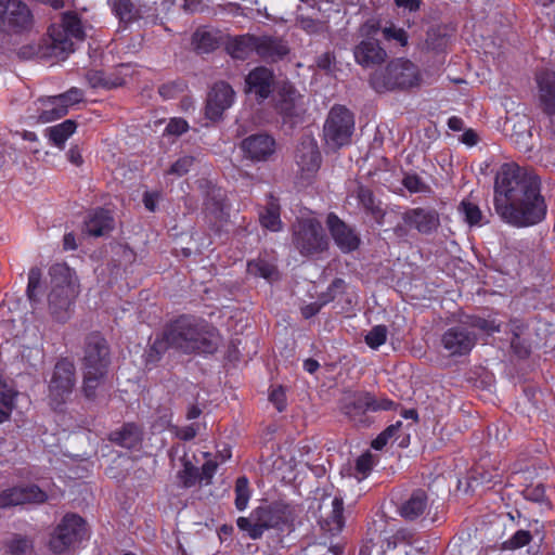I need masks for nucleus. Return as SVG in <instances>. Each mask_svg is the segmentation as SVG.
<instances>
[{"label": "nucleus", "instance_id": "nucleus-2", "mask_svg": "<svg viewBox=\"0 0 555 555\" xmlns=\"http://www.w3.org/2000/svg\"><path fill=\"white\" fill-rule=\"evenodd\" d=\"M221 338L217 330L203 321L181 317L170 323L163 334L154 340L147 353V362H155L168 348L185 353H212Z\"/></svg>", "mask_w": 555, "mask_h": 555}, {"label": "nucleus", "instance_id": "nucleus-45", "mask_svg": "<svg viewBox=\"0 0 555 555\" xmlns=\"http://www.w3.org/2000/svg\"><path fill=\"white\" fill-rule=\"evenodd\" d=\"M353 408H346V414H348L350 417H354L356 411H365L371 410L373 411L374 405V398L370 393H362L359 395L357 398H354Z\"/></svg>", "mask_w": 555, "mask_h": 555}, {"label": "nucleus", "instance_id": "nucleus-32", "mask_svg": "<svg viewBox=\"0 0 555 555\" xmlns=\"http://www.w3.org/2000/svg\"><path fill=\"white\" fill-rule=\"evenodd\" d=\"M259 220L263 228L276 232L282 229L280 207L275 202H270L263 211L259 214Z\"/></svg>", "mask_w": 555, "mask_h": 555}, {"label": "nucleus", "instance_id": "nucleus-62", "mask_svg": "<svg viewBox=\"0 0 555 555\" xmlns=\"http://www.w3.org/2000/svg\"><path fill=\"white\" fill-rule=\"evenodd\" d=\"M217 469V464L208 461L202 467V479H206V482L209 483L212 478L215 472Z\"/></svg>", "mask_w": 555, "mask_h": 555}, {"label": "nucleus", "instance_id": "nucleus-14", "mask_svg": "<svg viewBox=\"0 0 555 555\" xmlns=\"http://www.w3.org/2000/svg\"><path fill=\"white\" fill-rule=\"evenodd\" d=\"M234 91L230 85L220 81L214 85L208 93L206 116L211 120L219 119L234 102Z\"/></svg>", "mask_w": 555, "mask_h": 555}, {"label": "nucleus", "instance_id": "nucleus-34", "mask_svg": "<svg viewBox=\"0 0 555 555\" xmlns=\"http://www.w3.org/2000/svg\"><path fill=\"white\" fill-rule=\"evenodd\" d=\"M192 43L199 53H208L217 48L218 39L212 31L198 29L193 35Z\"/></svg>", "mask_w": 555, "mask_h": 555}, {"label": "nucleus", "instance_id": "nucleus-24", "mask_svg": "<svg viewBox=\"0 0 555 555\" xmlns=\"http://www.w3.org/2000/svg\"><path fill=\"white\" fill-rule=\"evenodd\" d=\"M328 498L324 499L321 505V518L324 528L332 533L339 532L344 527V502L340 496H334L327 503Z\"/></svg>", "mask_w": 555, "mask_h": 555}, {"label": "nucleus", "instance_id": "nucleus-17", "mask_svg": "<svg viewBox=\"0 0 555 555\" xmlns=\"http://www.w3.org/2000/svg\"><path fill=\"white\" fill-rule=\"evenodd\" d=\"M402 219L409 227L427 235L437 231L440 225L439 214L429 208L409 209L403 214Z\"/></svg>", "mask_w": 555, "mask_h": 555}, {"label": "nucleus", "instance_id": "nucleus-19", "mask_svg": "<svg viewBox=\"0 0 555 555\" xmlns=\"http://www.w3.org/2000/svg\"><path fill=\"white\" fill-rule=\"evenodd\" d=\"M246 92L254 93L260 100L267 99L274 83L273 73L263 66L253 69L245 79Z\"/></svg>", "mask_w": 555, "mask_h": 555}, {"label": "nucleus", "instance_id": "nucleus-50", "mask_svg": "<svg viewBox=\"0 0 555 555\" xmlns=\"http://www.w3.org/2000/svg\"><path fill=\"white\" fill-rule=\"evenodd\" d=\"M41 271L38 268L30 269L28 273V285L27 295L30 300H35L37 296V289L40 286Z\"/></svg>", "mask_w": 555, "mask_h": 555}, {"label": "nucleus", "instance_id": "nucleus-55", "mask_svg": "<svg viewBox=\"0 0 555 555\" xmlns=\"http://www.w3.org/2000/svg\"><path fill=\"white\" fill-rule=\"evenodd\" d=\"M357 197H358L359 202L361 203V205L366 210H370V211L374 210V208H375L374 197H373L372 192L369 189H365L362 186L358 188Z\"/></svg>", "mask_w": 555, "mask_h": 555}, {"label": "nucleus", "instance_id": "nucleus-27", "mask_svg": "<svg viewBox=\"0 0 555 555\" xmlns=\"http://www.w3.org/2000/svg\"><path fill=\"white\" fill-rule=\"evenodd\" d=\"M428 507V498L422 490H417L411 494V496L402 503L399 508L400 515L405 518L413 520L422 516Z\"/></svg>", "mask_w": 555, "mask_h": 555}, {"label": "nucleus", "instance_id": "nucleus-43", "mask_svg": "<svg viewBox=\"0 0 555 555\" xmlns=\"http://www.w3.org/2000/svg\"><path fill=\"white\" fill-rule=\"evenodd\" d=\"M375 464L374 457L371 453L366 452L359 456L356 461V477L362 480L371 473Z\"/></svg>", "mask_w": 555, "mask_h": 555}, {"label": "nucleus", "instance_id": "nucleus-54", "mask_svg": "<svg viewBox=\"0 0 555 555\" xmlns=\"http://www.w3.org/2000/svg\"><path fill=\"white\" fill-rule=\"evenodd\" d=\"M189 129L188 122L182 118H172L165 128L168 134L180 135Z\"/></svg>", "mask_w": 555, "mask_h": 555}, {"label": "nucleus", "instance_id": "nucleus-5", "mask_svg": "<svg viewBox=\"0 0 555 555\" xmlns=\"http://www.w3.org/2000/svg\"><path fill=\"white\" fill-rule=\"evenodd\" d=\"M85 27L77 14L67 12L63 15L62 24L50 29L49 55L64 60L74 51L73 39L83 40Z\"/></svg>", "mask_w": 555, "mask_h": 555}, {"label": "nucleus", "instance_id": "nucleus-35", "mask_svg": "<svg viewBox=\"0 0 555 555\" xmlns=\"http://www.w3.org/2000/svg\"><path fill=\"white\" fill-rule=\"evenodd\" d=\"M107 373L95 371H83V392L87 398H94L96 390L100 389L105 382Z\"/></svg>", "mask_w": 555, "mask_h": 555}, {"label": "nucleus", "instance_id": "nucleus-61", "mask_svg": "<svg viewBox=\"0 0 555 555\" xmlns=\"http://www.w3.org/2000/svg\"><path fill=\"white\" fill-rule=\"evenodd\" d=\"M196 428L194 425H188L181 428H176V435L182 440H191L196 436Z\"/></svg>", "mask_w": 555, "mask_h": 555}, {"label": "nucleus", "instance_id": "nucleus-58", "mask_svg": "<svg viewBox=\"0 0 555 555\" xmlns=\"http://www.w3.org/2000/svg\"><path fill=\"white\" fill-rule=\"evenodd\" d=\"M269 399L275 405L278 411L282 412L285 409L286 397L284 390L281 387L272 389Z\"/></svg>", "mask_w": 555, "mask_h": 555}, {"label": "nucleus", "instance_id": "nucleus-7", "mask_svg": "<svg viewBox=\"0 0 555 555\" xmlns=\"http://www.w3.org/2000/svg\"><path fill=\"white\" fill-rule=\"evenodd\" d=\"M293 243L305 256L321 253L327 247L322 224L314 217L297 220L293 227Z\"/></svg>", "mask_w": 555, "mask_h": 555}, {"label": "nucleus", "instance_id": "nucleus-44", "mask_svg": "<svg viewBox=\"0 0 555 555\" xmlns=\"http://www.w3.org/2000/svg\"><path fill=\"white\" fill-rule=\"evenodd\" d=\"M461 210L463 211L465 220L469 225L481 224L482 214L477 205L463 201L461 204Z\"/></svg>", "mask_w": 555, "mask_h": 555}, {"label": "nucleus", "instance_id": "nucleus-56", "mask_svg": "<svg viewBox=\"0 0 555 555\" xmlns=\"http://www.w3.org/2000/svg\"><path fill=\"white\" fill-rule=\"evenodd\" d=\"M472 326L476 327L487 334L500 331V324H496L494 321H488V320L480 319V318H475L472 321Z\"/></svg>", "mask_w": 555, "mask_h": 555}, {"label": "nucleus", "instance_id": "nucleus-48", "mask_svg": "<svg viewBox=\"0 0 555 555\" xmlns=\"http://www.w3.org/2000/svg\"><path fill=\"white\" fill-rule=\"evenodd\" d=\"M402 184L411 192V193H424L428 191L427 184L416 175H406Z\"/></svg>", "mask_w": 555, "mask_h": 555}, {"label": "nucleus", "instance_id": "nucleus-59", "mask_svg": "<svg viewBox=\"0 0 555 555\" xmlns=\"http://www.w3.org/2000/svg\"><path fill=\"white\" fill-rule=\"evenodd\" d=\"M237 527L243 530V531H247L248 532V535L254 539V531L255 529H258V519L257 517H255V514L253 515V518L249 519V518H245V517H240L237 519Z\"/></svg>", "mask_w": 555, "mask_h": 555}, {"label": "nucleus", "instance_id": "nucleus-39", "mask_svg": "<svg viewBox=\"0 0 555 555\" xmlns=\"http://www.w3.org/2000/svg\"><path fill=\"white\" fill-rule=\"evenodd\" d=\"M225 204L220 199L212 198L206 204L207 218L210 222H214L216 225L218 222H222L227 219Z\"/></svg>", "mask_w": 555, "mask_h": 555}, {"label": "nucleus", "instance_id": "nucleus-22", "mask_svg": "<svg viewBox=\"0 0 555 555\" xmlns=\"http://www.w3.org/2000/svg\"><path fill=\"white\" fill-rule=\"evenodd\" d=\"M34 105L35 114L31 117L40 124L54 121L67 114L66 104H63L57 95L41 98Z\"/></svg>", "mask_w": 555, "mask_h": 555}, {"label": "nucleus", "instance_id": "nucleus-37", "mask_svg": "<svg viewBox=\"0 0 555 555\" xmlns=\"http://www.w3.org/2000/svg\"><path fill=\"white\" fill-rule=\"evenodd\" d=\"M7 547L12 555H29L33 552V540L26 535L13 534L7 542Z\"/></svg>", "mask_w": 555, "mask_h": 555}, {"label": "nucleus", "instance_id": "nucleus-38", "mask_svg": "<svg viewBox=\"0 0 555 555\" xmlns=\"http://www.w3.org/2000/svg\"><path fill=\"white\" fill-rule=\"evenodd\" d=\"M109 3L120 22L129 23L135 17L134 7L130 0H109Z\"/></svg>", "mask_w": 555, "mask_h": 555}, {"label": "nucleus", "instance_id": "nucleus-60", "mask_svg": "<svg viewBox=\"0 0 555 555\" xmlns=\"http://www.w3.org/2000/svg\"><path fill=\"white\" fill-rule=\"evenodd\" d=\"M159 194L156 192H145L143 195L144 207L150 211H155Z\"/></svg>", "mask_w": 555, "mask_h": 555}, {"label": "nucleus", "instance_id": "nucleus-36", "mask_svg": "<svg viewBox=\"0 0 555 555\" xmlns=\"http://www.w3.org/2000/svg\"><path fill=\"white\" fill-rule=\"evenodd\" d=\"M248 273L259 275L268 281H273L278 278V271L275 266L267 260L258 259L248 262Z\"/></svg>", "mask_w": 555, "mask_h": 555}, {"label": "nucleus", "instance_id": "nucleus-28", "mask_svg": "<svg viewBox=\"0 0 555 555\" xmlns=\"http://www.w3.org/2000/svg\"><path fill=\"white\" fill-rule=\"evenodd\" d=\"M301 95L291 86H284L279 92L278 107L286 116H297L301 112Z\"/></svg>", "mask_w": 555, "mask_h": 555}, {"label": "nucleus", "instance_id": "nucleus-40", "mask_svg": "<svg viewBox=\"0 0 555 555\" xmlns=\"http://www.w3.org/2000/svg\"><path fill=\"white\" fill-rule=\"evenodd\" d=\"M382 34L386 41H395L401 47L408 44V34L403 28L396 26L393 23L383 25Z\"/></svg>", "mask_w": 555, "mask_h": 555}, {"label": "nucleus", "instance_id": "nucleus-18", "mask_svg": "<svg viewBox=\"0 0 555 555\" xmlns=\"http://www.w3.org/2000/svg\"><path fill=\"white\" fill-rule=\"evenodd\" d=\"M356 62L363 67H373L382 64L386 57V51L374 38H364L353 49Z\"/></svg>", "mask_w": 555, "mask_h": 555}, {"label": "nucleus", "instance_id": "nucleus-49", "mask_svg": "<svg viewBox=\"0 0 555 555\" xmlns=\"http://www.w3.org/2000/svg\"><path fill=\"white\" fill-rule=\"evenodd\" d=\"M194 164V157L192 156H183L180 157L177 162H175L170 169L169 173L176 175V176H183L188 173L191 169V167Z\"/></svg>", "mask_w": 555, "mask_h": 555}, {"label": "nucleus", "instance_id": "nucleus-46", "mask_svg": "<svg viewBox=\"0 0 555 555\" xmlns=\"http://www.w3.org/2000/svg\"><path fill=\"white\" fill-rule=\"evenodd\" d=\"M531 533L527 530L516 531L507 541L504 542V547L507 550L520 548L531 541Z\"/></svg>", "mask_w": 555, "mask_h": 555}, {"label": "nucleus", "instance_id": "nucleus-4", "mask_svg": "<svg viewBox=\"0 0 555 555\" xmlns=\"http://www.w3.org/2000/svg\"><path fill=\"white\" fill-rule=\"evenodd\" d=\"M420 80L416 65L409 60L397 59L388 64L385 72L373 74L371 85L377 92H384L396 88H411L417 86Z\"/></svg>", "mask_w": 555, "mask_h": 555}, {"label": "nucleus", "instance_id": "nucleus-12", "mask_svg": "<svg viewBox=\"0 0 555 555\" xmlns=\"http://www.w3.org/2000/svg\"><path fill=\"white\" fill-rule=\"evenodd\" d=\"M476 343V334L465 325L449 328L441 338L443 348L451 356L468 353Z\"/></svg>", "mask_w": 555, "mask_h": 555}, {"label": "nucleus", "instance_id": "nucleus-11", "mask_svg": "<svg viewBox=\"0 0 555 555\" xmlns=\"http://www.w3.org/2000/svg\"><path fill=\"white\" fill-rule=\"evenodd\" d=\"M108 353L106 340L100 335H90L85 350L83 371L107 373Z\"/></svg>", "mask_w": 555, "mask_h": 555}, {"label": "nucleus", "instance_id": "nucleus-29", "mask_svg": "<svg viewBox=\"0 0 555 555\" xmlns=\"http://www.w3.org/2000/svg\"><path fill=\"white\" fill-rule=\"evenodd\" d=\"M256 41L255 36L251 35H243L233 38L228 43L229 53L240 60L247 59L253 52H256Z\"/></svg>", "mask_w": 555, "mask_h": 555}, {"label": "nucleus", "instance_id": "nucleus-63", "mask_svg": "<svg viewBox=\"0 0 555 555\" xmlns=\"http://www.w3.org/2000/svg\"><path fill=\"white\" fill-rule=\"evenodd\" d=\"M67 158L72 164H74L76 166H79L82 164V156L77 146H73L69 149V151L67 152Z\"/></svg>", "mask_w": 555, "mask_h": 555}, {"label": "nucleus", "instance_id": "nucleus-25", "mask_svg": "<svg viewBox=\"0 0 555 555\" xmlns=\"http://www.w3.org/2000/svg\"><path fill=\"white\" fill-rule=\"evenodd\" d=\"M256 53L260 57L276 61L288 53L287 46L279 39L271 37H255Z\"/></svg>", "mask_w": 555, "mask_h": 555}, {"label": "nucleus", "instance_id": "nucleus-64", "mask_svg": "<svg viewBox=\"0 0 555 555\" xmlns=\"http://www.w3.org/2000/svg\"><path fill=\"white\" fill-rule=\"evenodd\" d=\"M395 3L399 8H404L409 10L410 12H414L418 10L420 8V1L418 0H395Z\"/></svg>", "mask_w": 555, "mask_h": 555}, {"label": "nucleus", "instance_id": "nucleus-53", "mask_svg": "<svg viewBox=\"0 0 555 555\" xmlns=\"http://www.w3.org/2000/svg\"><path fill=\"white\" fill-rule=\"evenodd\" d=\"M383 25L379 20L377 18H370L367 20L362 26L360 27V33L365 38H374V36L380 30L382 31Z\"/></svg>", "mask_w": 555, "mask_h": 555}, {"label": "nucleus", "instance_id": "nucleus-10", "mask_svg": "<svg viewBox=\"0 0 555 555\" xmlns=\"http://www.w3.org/2000/svg\"><path fill=\"white\" fill-rule=\"evenodd\" d=\"M87 534L85 520L76 514H67L54 529L49 546L54 553H63L80 542Z\"/></svg>", "mask_w": 555, "mask_h": 555}, {"label": "nucleus", "instance_id": "nucleus-8", "mask_svg": "<svg viewBox=\"0 0 555 555\" xmlns=\"http://www.w3.org/2000/svg\"><path fill=\"white\" fill-rule=\"evenodd\" d=\"M76 383L75 365L67 359L60 360L49 383V404L59 410L70 397Z\"/></svg>", "mask_w": 555, "mask_h": 555}, {"label": "nucleus", "instance_id": "nucleus-30", "mask_svg": "<svg viewBox=\"0 0 555 555\" xmlns=\"http://www.w3.org/2000/svg\"><path fill=\"white\" fill-rule=\"evenodd\" d=\"M111 440L120 447L132 449L141 441V433L133 424H126L121 429L111 434Z\"/></svg>", "mask_w": 555, "mask_h": 555}, {"label": "nucleus", "instance_id": "nucleus-6", "mask_svg": "<svg viewBox=\"0 0 555 555\" xmlns=\"http://www.w3.org/2000/svg\"><path fill=\"white\" fill-rule=\"evenodd\" d=\"M354 130L352 113L343 105L331 108L323 127L326 145L336 150L350 143Z\"/></svg>", "mask_w": 555, "mask_h": 555}, {"label": "nucleus", "instance_id": "nucleus-42", "mask_svg": "<svg viewBox=\"0 0 555 555\" xmlns=\"http://www.w3.org/2000/svg\"><path fill=\"white\" fill-rule=\"evenodd\" d=\"M387 339V327L384 325L374 326L366 335L365 343L372 349H377Z\"/></svg>", "mask_w": 555, "mask_h": 555}, {"label": "nucleus", "instance_id": "nucleus-57", "mask_svg": "<svg viewBox=\"0 0 555 555\" xmlns=\"http://www.w3.org/2000/svg\"><path fill=\"white\" fill-rule=\"evenodd\" d=\"M15 392L5 385L0 386V404L8 410L14 406Z\"/></svg>", "mask_w": 555, "mask_h": 555}, {"label": "nucleus", "instance_id": "nucleus-21", "mask_svg": "<svg viewBox=\"0 0 555 555\" xmlns=\"http://www.w3.org/2000/svg\"><path fill=\"white\" fill-rule=\"evenodd\" d=\"M255 517L258 519V529L254 531V539L260 538L267 529L281 528L288 519L285 508L280 505L259 507L255 511Z\"/></svg>", "mask_w": 555, "mask_h": 555}, {"label": "nucleus", "instance_id": "nucleus-51", "mask_svg": "<svg viewBox=\"0 0 555 555\" xmlns=\"http://www.w3.org/2000/svg\"><path fill=\"white\" fill-rule=\"evenodd\" d=\"M57 98L63 102V104H66V112L68 113L70 106L82 100L83 93L80 89L74 87L65 93L59 94Z\"/></svg>", "mask_w": 555, "mask_h": 555}, {"label": "nucleus", "instance_id": "nucleus-3", "mask_svg": "<svg viewBox=\"0 0 555 555\" xmlns=\"http://www.w3.org/2000/svg\"><path fill=\"white\" fill-rule=\"evenodd\" d=\"M50 275L49 310L55 321L64 323L70 318L73 300L78 295L77 280L64 264L53 266Z\"/></svg>", "mask_w": 555, "mask_h": 555}, {"label": "nucleus", "instance_id": "nucleus-16", "mask_svg": "<svg viewBox=\"0 0 555 555\" xmlns=\"http://www.w3.org/2000/svg\"><path fill=\"white\" fill-rule=\"evenodd\" d=\"M244 155L254 162H266L275 152V141L269 134H253L243 140Z\"/></svg>", "mask_w": 555, "mask_h": 555}, {"label": "nucleus", "instance_id": "nucleus-52", "mask_svg": "<svg viewBox=\"0 0 555 555\" xmlns=\"http://www.w3.org/2000/svg\"><path fill=\"white\" fill-rule=\"evenodd\" d=\"M88 81L94 88L104 87V88H113L121 85V82H111L104 77L102 72H91L87 76Z\"/></svg>", "mask_w": 555, "mask_h": 555}, {"label": "nucleus", "instance_id": "nucleus-1", "mask_svg": "<svg viewBox=\"0 0 555 555\" xmlns=\"http://www.w3.org/2000/svg\"><path fill=\"white\" fill-rule=\"evenodd\" d=\"M494 209L513 227H530L542 221L546 204L539 177L515 163L503 164L494 181Z\"/></svg>", "mask_w": 555, "mask_h": 555}, {"label": "nucleus", "instance_id": "nucleus-41", "mask_svg": "<svg viewBox=\"0 0 555 555\" xmlns=\"http://www.w3.org/2000/svg\"><path fill=\"white\" fill-rule=\"evenodd\" d=\"M250 498L248 480L246 477H240L235 485V506L240 511L247 507Z\"/></svg>", "mask_w": 555, "mask_h": 555}, {"label": "nucleus", "instance_id": "nucleus-23", "mask_svg": "<svg viewBox=\"0 0 555 555\" xmlns=\"http://www.w3.org/2000/svg\"><path fill=\"white\" fill-rule=\"evenodd\" d=\"M539 103L547 115L555 114V73L542 70L537 75Z\"/></svg>", "mask_w": 555, "mask_h": 555}, {"label": "nucleus", "instance_id": "nucleus-26", "mask_svg": "<svg viewBox=\"0 0 555 555\" xmlns=\"http://www.w3.org/2000/svg\"><path fill=\"white\" fill-rule=\"evenodd\" d=\"M113 218L107 210L98 209L85 221V231L92 236H102L113 229Z\"/></svg>", "mask_w": 555, "mask_h": 555}, {"label": "nucleus", "instance_id": "nucleus-31", "mask_svg": "<svg viewBox=\"0 0 555 555\" xmlns=\"http://www.w3.org/2000/svg\"><path fill=\"white\" fill-rule=\"evenodd\" d=\"M76 122L67 119L56 126L47 128L46 132L53 145L64 149L67 139L76 131Z\"/></svg>", "mask_w": 555, "mask_h": 555}, {"label": "nucleus", "instance_id": "nucleus-13", "mask_svg": "<svg viewBox=\"0 0 555 555\" xmlns=\"http://www.w3.org/2000/svg\"><path fill=\"white\" fill-rule=\"evenodd\" d=\"M47 494L37 486L13 487L0 493V507L8 508L27 503H43Z\"/></svg>", "mask_w": 555, "mask_h": 555}, {"label": "nucleus", "instance_id": "nucleus-47", "mask_svg": "<svg viewBox=\"0 0 555 555\" xmlns=\"http://www.w3.org/2000/svg\"><path fill=\"white\" fill-rule=\"evenodd\" d=\"M198 478V472L197 468L191 463L185 462L183 464V469L179 473V479L183 487H192L195 485L196 480Z\"/></svg>", "mask_w": 555, "mask_h": 555}, {"label": "nucleus", "instance_id": "nucleus-33", "mask_svg": "<svg viewBox=\"0 0 555 555\" xmlns=\"http://www.w3.org/2000/svg\"><path fill=\"white\" fill-rule=\"evenodd\" d=\"M315 14H305L302 8H299V14L297 16V25L309 35H317L327 29L325 21L318 20Z\"/></svg>", "mask_w": 555, "mask_h": 555}, {"label": "nucleus", "instance_id": "nucleus-20", "mask_svg": "<svg viewBox=\"0 0 555 555\" xmlns=\"http://www.w3.org/2000/svg\"><path fill=\"white\" fill-rule=\"evenodd\" d=\"M326 222L336 245L343 251H351L358 248L360 243L358 235L336 215L330 214Z\"/></svg>", "mask_w": 555, "mask_h": 555}, {"label": "nucleus", "instance_id": "nucleus-9", "mask_svg": "<svg viewBox=\"0 0 555 555\" xmlns=\"http://www.w3.org/2000/svg\"><path fill=\"white\" fill-rule=\"evenodd\" d=\"M35 23L30 8L22 0H0V31L22 34Z\"/></svg>", "mask_w": 555, "mask_h": 555}, {"label": "nucleus", "instance_id": "nucleus-15", "mask_svg": "<svg viewBox=\"0 0 555 555\" xmlns=\"http://www.w3.org/2000/svg\"><path fill=\"white\" fill-rule=\"evenodd\" d=\"M295 157L302 178L312 177L320 168L321 156L313 138L307 137L300 142Z\"/></svg>", "mask_w": 555, "mask_h": 555}]
</instances>
